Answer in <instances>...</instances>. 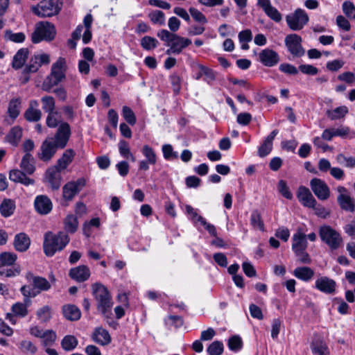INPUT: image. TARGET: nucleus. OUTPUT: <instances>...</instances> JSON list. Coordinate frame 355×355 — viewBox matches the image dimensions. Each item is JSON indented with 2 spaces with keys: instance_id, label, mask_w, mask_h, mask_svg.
<instances>
[{
  "instance_id": "obj_42",
  "label": "nucleus",
  "mask_w": 355,
  "mask_h": 355,
  "mask_svg": "<svg viewBox=\"0 0 355 355\" xmlns=\"http://www.w3.org/2000/svg\"><path fill=\"white\" fill-rule=\"evenodd\" d=\"M17 255L15 253L4 252L0 254V266H11L17 260Z\"/></svg>"
},
{
  "instance_id": "obj_49",
  "label": "nucleus",
  "mask_w": 355,
  "mask_h": 355,
  "mask_svg": "<svg viewBox=\"0 0 355 355\" xmlns=\"http://www.w3.org/2000/svg\"><path fill=\"white\" fill-rule=\"evenodd\" d=\"M4 37L6 40H10L15 43H21L26 39V35L24 33H13L10 30L5 31Z\"/></svg>"
},
{
  "instance_id": "obj_30",
  "label": "nucleus",
  "mask_w": 355,
  "mask_h": 355,
  "mask_svg": "<svg viewBox=\"0 0 355 355\" xmlns=\"http://www.w3.org/2000/svg\"><path fill=\"white\" fill-rule=\"evenodd\" d=\"M64 317L70 321L78 320L81 317L79 308L74 304H65L62 308Z\"/></svg>"
},
{
  "instance_id": "obj_17",
  "label": "nucleus",
  "mask_w": 355,
  "mask_h": 355,
  "mask_svg": "<svg viewBox=\"0 0 355 355\" xmlns=\"http://www.w3.org/2000/svg\"><path fill=\"white\" fill-rule=\"evenodd\" d=\"M21 109V100L20 98H12L8 105V116L4 119V123L11 125L19 116Z\"/></svg>"
},
{
  "instance_id": "obj_47",
  "label": "nucleus",
  "mask_w": 355,
  "mask_h": 355,
  "mask_svg": "<svg viewBox=\"0 0 355 355\" xmlns=\"http://www.w3.org/2000/svg\"><path fill=\"white\" fill-rule=\"evenodd\" d=\"M140 44L144 49L150 51L156 48L159 44V42L155 37L144 36L141 39Z\"/></svg>"
},
{
  "instance_id": "obj_11",
  "label": "nucleus",
  "mask_w": 355,
  "mask_h": 355,
  "mask_svg": "<svg viewBox=\"0 0 355 355\" xmlns=\"http://www.w3.org/2000/svg\"><path fill=\"white\" fill-rule=\"evenodd\" d=\"M302 37L297 34H290L285 37V45L288 51L294 56L300 58L305 53L302 46Z\"/></svg>"
},
{
  "instance_id": "obj_15",
  "label": "nucleus",
  "mask_w": 355,
  "mask_h": 355,
  "mask_svg": "<svg viewBox=\"0 0 355 355\" xmlns=\"http://www.w3.org/2000/svg\"><path fill=\"white\" fill-rule=\"evenodd\" d=\"M310 187L314 194L320 200H326L330 196V190L324 181L319 178H313Z\"/></svg>"
},
{
  "instance_id": "obj_63",
  "label": "nucleus",
  "mask_w": 355,
  "mask_h": 355,
  "mask_svg": "<svg viewBox=\"0 0 355 355\" xmlns=\"http://www.w3.org/2000/svg\"><path fill=\"white\" fill-rule=\"evenodd\" d=\"M41 338H43L45 346L50 345L55 342L56 334L53 330H46L44 331Z\"/></svg>"
},
{
  "instance_id": "obj_3",
  "label": "nucleus",
  "mask_w": 355,
  "mask_h": 355,
  "mask_svg": "<svg viewBox=\"0 0 355 355\" xmlns=\"http://www.w3.org/2000/svg\"><path fill=\"white\" fill-rule=\"evenodd\" d=\"M157 36L166 42L170 48L166 50V54H180L182 51L191 44V40L182 37L166 29H162L157 33Z\"/></svg>"
},
{
  "instance_id": "obj_9",
  "label": "nucleus",
  "mask_w": 355,
  "mask_h": 355,
  "mask_svg": "<svg viewBox=\"0 0 355 355\" xmlns=\"http://www.w3.org/2000/svg\"><path fill=\"white\" fill-rule=\"evenodd\" d=\"M286 21L290 29L297 31L308 24L309 17L305 10L297 8L293 12L286 15Z\"/></svg>"
},
{
  "instance_id": "obj_57",
  "label": "nucleus",
  "mask_w": 355,
  "mask_h": 355,
  "mask_svg": "<svg viewBox=\"0 0 355 355\" xmlns=\"http://www.w3.org/2000/svg\"><path fill=\"white\" fill-rule=\"evenodd\" d=\"M207 351L209 355H220L223 352V344L220 341H214Z\"/></svg>"
},
{
  "instance_id": "obj_53",
  "label": "nucleus",
  "mask_w": 355,
  "mask_h": 355,
  "mask_svg": "<svg viewBox=\"0 0 355 355\" xmlns=\"http://www.w3.org/2000/svg\"><path fill=\"white\" fill-rule=\"evenodd\" d=\"M148 17L150 21L155 24L164 25L165 24V15L161 10H154L148 14Z\"/></svg>"
},
{
  "instance_id": "obj_61",
  "label": "nucleus",
  "mask_w": 355,
  "mask_h": 355,
  "mask_svg": "<svg viewBox=\"0 0 355 355\" xmlns=\"http://www.w3.org/2000/svg\"><path fill=\"white\" fill-rule=\"evenodd\" d=\"M299 70L305 75L315 76L318 74L319 69L311 64H303L299 66Z\"/></svg>"
},
{
  "instance_id": "obj_20",
  "label": "nucleus",
  "mask_w": 355,
  "mask_h": 355,
  "mask_svg": "<svg viewBox=\"0 0 355 355\" xmlns=\"http://www.w3.org/2000/svg\"><path fill=\"white\" fill-rule=\"evenodd\" d=\"M34 207L38 214L41 215H46L51 211L53 204L48 196L40 195L35 199Z\"/></svg>"
},
{
  "instance_id": "obj_10",
  "label": "nucleus",
  "mask_w": 355,
  "mask_h": 355,
  "mask_svg": "<svg viewBox=\"0 0 355 355\" xmlns=\"http://www.w3.org/2000/svg\"><path fill=\"white\" fill-rule=\"evenodd\" d=\"M319 234L321 240L332 250L338 249L343 241L340 234L330 226L321 227Z\"/></svg>"
},
{
  "instance_id": "obj_54",
  "label": "nucleus",
  "mask_w": 355,
  "mask_h": 355,
  "mask_svg": "<svg viewBox=\"0 0 355 355\" xmlns=\"http://www.w3.org/2000/svg\"><path fill=\"white\" fill-rule=\"evenodd\" d=\"M122 115L128 123L134 125L137 119L134 112L128 106H123L122 109Z\"/></svg>"
},
{
  "instance_id": "obj_27",
  "label": "nucleus",
  "mask_w": 355,
  "mask_h": 355,
  "mask_svg": "<svg viewBox=\"0 0 355 355\" xmlns=\"http://www.w3.org/2000/svg\"><path fill=\"white\" fill-rule=\"evenodd\" d=\"M278 132V130H274L264 139L263 144L259 146L258 149V155L259 157H266L271 152L272 149V141Z\"/></svg>"
},
{
  "instance_id": "obj_62",
  "label": "nucleus",
  "mask_w": 355,
  "mask_h": 355,
  "mask_svg": "<svg viewBox=\"0 0 355 355\" xmlns=\"http://www.w3.org/2000/svg\"><path fill=\"white\" fill-rule=\"evenodd\" d=\"M278 189L279 193L286 199L291 200L293 198V194L291 193L288 187L286 184V182L284 180H279L278 182Z\"/></svg>"
},
{
  "instance_id": "obj_32",
  "label": "nucleus",
  "mask_w": 355,
  "mask_h": 355,
  "mask_svg": "<svg viewBox=\"0 0 355 355\" xmlns=\"http://www.w3.org/2000/svg\"><path fill=\"white\" fill-rule=\"evenodd\" d=\"M28 55V49L26 48L20 49L15 55L12 65L15 69H19L23 67Z\"/></svg>"
},
{
  "instance_id": "obj_24",
  "label": "nucleus",
  "mask_w": 355,
  "mask_h": 355,
  "mask_svg": "<svg viewBox=\"0 0 355 355\" xmlns=\"http://www.w3.org/2000/svg\"><path fill=\"white\" fill-rule=\"evenodd\" d=\"M69 275L78 282H84L89 278L90 270L87 266H78L70 269Z\"/></svg>"
},
{
  "instance_id": "obj_8",
  "label": "nucleus",
  "mask_w": 355,
  "mask_h": 355,
  "mask_svg": "<svg viewBox=\"0 0 355 355\" xmlns=\"http://www.w3.org/2000/svg\"><path fill=\"white\" fill-rule=\"evenodd\" d=\"M56 35L55 26L49 21H40L36 24L35 30L31 34V41L34 44L44 40L51 42Z\"/></svg>"
},
{
  "instance_id": "obj_2",
  "label": "nucleus",
  "mask_w": 355,
  "mask_h": 355,
  "mask_svg": "<svg viewBox=\"0 0 355 355\" xmlns=\"http://www.w3.org/2000/svg\"><path fill=\"white\" fill-rule=\"evenodd\" d=\"M25 277L29 285H24L20 288V292L24 297L26 304H31V298L35 297L43 291H49L51 285L44 277L35 275L31 272L26 273Z\"/></svg>"
},
{
  "instance_id": "obj_59",
  "label": "nucleus",
  "mask_w": 355,
  "mask_h": 355,
  "mask_svg": "<svg viewBox=\"0 0 355 355\" xmlns=\"http://www.w3.org/2000/svg\"><path fill=\"white\" fill-rule=\"evenodd\" d=\"M345 64L343 60L336 59L331 61H328L326 64L327 70L331 72H336L339 71Z\"/></svg>"
},
{
  "instance_id": "obj_52",
  "label": "nucleus",
  "mask_w": 355,
  "mask_h": 355,
  "mask_svg": "<svg viewBox=\"0 0 355 355\" xmlns=\"http://www.w3.org/2000/svg\"><path fill=\"white\" fill-rule=\"evenodd\" d=\"M21 268L19 266H14L9 268L0 266V276L5 277H13L19 275Z\"/></svg>"
},
{
  "instance_id": "obj_34",
  "label": "nucleus",
  "mask_w": 355,
  "mask_h": 355,
  "mask_svg": "<svg viewBox=\"0 0 355 355\" xmlns=\"http://www.w3.org/2000/svg\"><path fill=\"white\" fill-rule=\"evenodd\" d=\"M337 200L342 209L350 212L354 211L355 204L353 198L349 195H338Z\"/></svg>"
},
{
  "instance_id": "obj_26",
  "label": "nucleus",
  "mask_w": 355,
  "mask_h": 355,
  "mask_svg": "<svg viewBox=\"0 0 355 355\" xmlns=\"http://www.w3.org/2000/svg\"><path fill=\"white\" fill-rule=\"evenodd\" d=\"M13 245L17 251L21 252H26L31 245V239L24 232L17 234L14 238Z\"/></svg>"
},
{
  "instance_id": "obj_25",
  "label": "nucleus",
  "mask_w": 355,
  "mask_h": 355,
  "mask_svg": "<svg viewBox=\"0 0 355 355\" xmlns=\"http://www.w3.org/2000/svg\"><path fill=\"white\" fill-rule=\"evenodd\" d=\"M60 171L61 169L54 166L48 168L46 172V178L51 188L54 190L58 189L61 185L62 176Z\"/></svg>"
},
{
  "instance_id": "obj_12",
  "label": "nucleus",
  "mask_w": 355,
  "mask_h": 355,
  "mask_svg": "<svg viewBox=\"0 0 355 355\" xmlns=\"http://www.w3.org/2000/svg\"><path fill=\"white\" fill-rule=\"evenodd\" d=\"M60 146L53 138L46 139L40 146V152L37 153V157L45 162L51 159Z\"/></svg>"
},
{
  "instance_id": "obj_22",
  "label": "nucleus",
  "mask_w": 355,
  "mask_h": 355,
  "mask_svg": "<svg viewBox=\"0 0 355 355\" xmlns=\"http://www.w3.org/2000/svg\"><path fill=\"white\" fill-rule=\"evenodd\" d=\"M259 61L266 67H273L279 62L278 53L270 49L262 50L259 54Z\"/></svg>"
},
{
  "instance_id": "obj_1",
  "label": "nucleus",
  "mask_w": 355,
  "mask_h": 355,
  "mask_svg": "<svg viewBox=\"0 0 355 355\" xmlns=\"http://www.w3.org/2000/svg\"><path fill=\"white\" fill-rule=\"evenodd\" d=\"M19 169H12L10 171L9 179L17 183H21L25 186L33 185L35 180L28 178L35 171V160L31 153H26L19 164Z\"/></svg>"
},
{
  "instance_id": "obj_55",
  "label": "nucleus",
  "mask_w": 355,
  "mask_h": 355,
  "mask_svg": "<svg viewBox=\"0 0 355 355\" xmlns=\"http://www.w3.org/2000/svg\"><path fill=\"white\" fill-rule=\"evenodd\" d=\"M19 347L24 354H35L37 352L36 346L29 340H22Z\"/></svg>"
},
{
  "instance_id": "obj_5",
  "label": "nucleus",
  "mask_w": 355,
  "mask_h": 355,
  "mask_svg": "<svg viewBox=\"0 0 355 355\" xmlns=\"http://www.w3.org/2000/svg\"><path fill=\"white\" fill-rule=\"evenodd\" d=\"M92 294L96 302V308L105 317L111 313L113 302L110 292L105 286L99 283L92 284Z\"/></svg>"
},
{
  "instance_id": "obj_60",
  "label": "nucleus",
  "mask_w": 355,
  "mask_h": 355,
  "mask_svg": "<svg viewBox=\"0 0 355 355\" xmlns=\"http://www.w3.org/2000/svg\"><path fill=\"white\" fill-rule=\"evenodd\" d=\"M337 79L340 81L345 82L347 84L352 85L355 83V71H345L340 73L337 76Z\"/></svg>"
},
{
  "instance_id": "obj_36",
  "label": "nucleus",
  "mask_w": 355,
  "mask_h": 355,
  "mask_svg": "<svg viewBox=\"0 0 355 355\" xmlns=\"http://www.w3.org/2000/svg\"><path fill=\"white\" fill-rule=\"evenodd\" d=\"M78 227V218L73 214L67 215L64 220V228L65 231L70 234L76 232Z\"/></svg>"
},
{
  "instance_id": "obj_39",
  "label": "nucleus",
  "mask_w": 355,
  "mask_h": 355,
  "mask_svg": "<svg viewBox=\"0 0 355 355\" xmlns=\"http://www.w3.org/2000/svg\"><path fill=\"white\" fill-rule=\"evenodd\" d=\"M78 339L71 335L65 336L62 341L61 345L64 350L69 352L73 350L78 345Z\"/></svg>"
},
{
  "instance_id": "obj_51",
  "label": "nucleus",
  "mask_w": 355,
  "mask_h": 355,
  "mask_svg": "<svg viewBox=\"0 0 355 355\" xmlns=\"http://www.w3.org/2000/svg\"><path fill=\"white\" fill-rule=\"evenodd\" d=\"M46 124L50 128H55L59 126L60 123L58 116V112L57 111L55 110L53 112L47 113Z\"/></svg>"
},
{
  "instance_id": "obj_46",
  "label": "nucleus",
  "mask_w": 355,
  "mask_h": 355,
  "mask_svg": "<svg viewBox=\"0 0 355 355\" xmlns=\"http://www.w3.org/2000/svg\"><path fill=\"white\" fill-rule=\"evenodd\" d=\"M141 153L146 158L145 160L148 161L150 165H155L156 164L157 155L153 148L145 145L141 149Z\"/></svg>"
},
{
  "instance_id": "obj_14",
  "label": "nucleus",
  "mask_w": 355,
  "mask_h": 355,
  "mask_svg": "<svg viewBox=\"0 0 355 355\" xmlns=\"http://www.w3.org/2000/svg\"><path fill=\"white\" fill-rule=\"evenodd\" d=\"M86 181L84 178H79L76 181L67 183L62 188V195L65 200H71L85 186Z\"/></svg>"
},
{
  "instance_id": "obj_21",
  "label": "nucleus",
  "mask_w": 355,
  "mask_h": 355,
  "mask_svg": "<svg viewBox=\"0 0 355 355\" xmlns=\"http://www.w3.org/2000/svg\"><path fill=\"white\" fill-rule=\"evenodd\" d=\"M39 103L37 100H31L28 107L24 113V119L28 122H37L42 118V111L38 109Z\"/></svg>"
},
{
  "instance_id": "obj_33",
  "label": "nucleus",
  "mask_w": 355,
  "mask_h": 355,
  "mask_svg": "<svg viewBox=\"0 0 355 355\" xmlns=\"http://www.w3.org/2000/svg\"><path fill=\"white\" fill-rule=\"evenodd\" d=\"M22 137V129L19 126H15L11 128L6 137V140L12 145L17 146Z\"/></svg>"
},
{
  "instance_id": "obj_28",
  "label": "nucleus",
  "mask_w": 355,
  "mask_h": 355,
  "mask_svg": "<svg viewBox=\"0 0 355 355\" xmlns=\"http://www.w3.org/2000/svg\"><path fill=\"white\" fill-rule=\"evenodd\" d=\"M92 338L95 343L102 346L107 345L111 343L109 332L102 327L96 328Z\"/></svg>"
},
{
  "instance_id": "obj_18",
  "label": "nucleus",
  "mask_w": 355,
  "mask_h": 355,
  "mask_svg": "<svg viewBox=\"0 0 355 355\" xmlns=\"http://www.w3.org/2000/svg\"><path fill=\"white\" fill-rule=\"evenodd\" d=\"M257 6L263 10L265 14L272 21L279 23L282 19V14L272 6L270 0H257Z\"/></svg>"
},
{
  "instance_id": "obj_7",
  "label": "nucleus",
  "mask_w": 355,
  "mask_h": 355,
  "mask_svg": "<svg viewBox=\"0 0 355 355\" xmlns=\"http://www.w3.org/2000/svg\"><path fill=\"white\" fill-rule=\"evenodd\" d=\"M62 7V0H42L31 7L32 12L40 17H51L58 15Z\"/></svg>"
},
{
  "instance_id": "obj_45",
  "label": "nucleus",
  "mask_w": 355,
  "mask_h": 355,
  "mask_svg": "<svg viewBox=\"0 0 355 355\" xmlns=\"http://www.w3.org/2000/svg\"><path fill=\"white\" fill-rule=\"evenodd\" d=\"M29 304H26L24 301V303L17 302L12 304L11 310L15 315L24 318L28 314L27 306Z\"/></svg>"
},
{
  "instance_id": "obj_38",
  "label": "nucleus",
  "mask_w": 355,
  "mask_h": 355,
  "mask_svg": "<svg viewBox=\"0 0 355 355\" xmlns=\"http://www.w3.org/2000/svg\"><path fill=\"white\" fill-rule=\"evenodd\" d=\"M312 352L314 355H324L329 354V349L325 343L320 339H315L311 345Z\"/></svg>"
},
{
  "instance_id": "obj_44",
  "label": "nucleus",
  "mask_w": 355,
  "mask_h": 355,
  "mask_svg": "<svg viewBox=\"0 0 355 355\" xmlns=\"http://www.w3.org/2000/svg\"><path fill=\"white\" fill-rule=\"evenodd\" d=\"M348 113V108L346 106H340L333 110L327 111V116L331 120H336L344 117Z\"/></svg>"
},
{
  "instance_id": "obj_29",
  "label": "nucleus",
  "mask_w": 355,
  "mask_h": 355,
  "mask_svg": "<svg viewBox=\"0 0 355 355\" xmlns=\"http://www.w3.org/2000/svg\"><path fill=\"white\" fill-rule=\"evenodd\" d=\"M292 249L295 252H300L302 250H306L307 248L306 236L302 232H297L293 234Z\"/></svg>"
},
{
  "instance_id": "obj_64",
  "label": "nucleus",
  "mask_w": 355,
  "mask_h": 355,
  "mask_svg": "<svg viewBox=\"0 0 355 355\" xmlns=\"http://www.w3.org/2000/svg\"><path fill=\"white\" fill-rule=\"evenodd\" d=\"M163 156L164 159L168 160L173 158H177L178 154L176 152H174L173 150V147L170 144H164L162 148Z\"/></svg>"
},
{
  "instance_id": "obj_35",
  "label": "nucleus",
  "mask_w": 355,
  "mask_h": 355,
  "mask_svg": "<svg viewBox=\"0 0 355 355\" xmlns=\"http://www.w3.org/2000/svg\"><path fill=\"white\" fill-rule=\"evenodd\" d=\"M75 153L73 150L68 149L62 155L58 162L55 167L64 170L72 162Z\"/></svg>"
},
{
  "instance_id": "obj_43",
  "label": "nucleus",
  "mask_w": 355,
  "mask_h": 355,
  "mask_svg": "<svg viewBox=\"0 0 355 355\" xmlns=\"http://www.w3.org/2000/svg\"><path fill=\"white\" fill-rule=\"evenodd\" d=\"M37 319L42 323H46L51 318V309L46 305L39 309L36 312Z\"/></svg>"
},
{
  "instance_id": "obj_41",
  "label": "nucleus",
  "mask_w": 355,
  "mask_h": 355,
  "mask_svg": "<svg viewBox=\"0 0 355 355\" xmlns=\"http://www.w3.org/2000/svg\"><path fill=\"white\" fill-rule=\"evenodd\" d=\"M42 108L45 113H49L55 110V101L51 96H44L41 98Z\"/></svg>"
},
{
  "instance_id": "obj_50",
  "label": "nucleus",
  "mask_w": 355,
  "mask_h": 355,
  "mask_svg": "<svg viewBox=\"0 0 355 355\" xmlns=\"http://www.w3.org/2000/svg\"><path fill=\"white\" fill-rule=\"evenodd\" d=\"M199 69H201V73L205 76L204 80L209 84H211L216 78V72L204 65L200 64Z\"/></svg>"
},
{
  "instance_id": "obj_56",
  "label": "nucleus",
  "mask_w": 355,
  "mask_h": 355,
  "mask_svg": "<svg viewBox=\"0 0 355 355\" xmlns=\"http://www.w3.org/2000/svg\"><path fill=\"white\" fill-rule=\"evenodd\" d=\"M343 13L349 19H355V6L349 1H345L342 5Z\"/></svg>"
},
{
  "instance_id": "obj_16",
  "label": "nucleus",
  "mask_w": 355,
  "mask_h": 355,
  "mask_svg": "<svg viewBox=\"0 0 355 355\" xmlns=\"http://www.w3.org/2000/svg\"><path fill=\"white\" fill-rule=\"evenodd\" d=\"M71 131L69 124L67 122H61L55 132L53 140L60 146V148H64L71 137Z\"/></svg>"
},
{
  "instance_id": "obj_13",
  "label": "nucleus",
  "mask_w": 355,
  "mask_h": 355,
  "mask_svg": "<svg viewBox=\"0 0 355 355\" xmlns=\"http://www.w3.org/2000/svg\"><path fill=\"white\" fill-rule=\"evenodd\" d=\"M49 62L50 57L47 53H35L30 58L28 63L24 69V72L26 73H35L42 64H48Z\"/></svg>"
},
{
  "instance_id": "obj_4",
  "label": "nucleus",
  "mask_w": 355,
  "mask_h": 355,
  "mask_svg": "<svg viewBox=\"0 0 355 355\" xmlns=\"http://www.w3.org/2000/svg\"><path fill=\"white\" fill-rule=\"evenodd\" d=\"M69 241V236L63 232H59L56 234L47 232L44 237V252L47 257H52L56 252L62 250Z\"/></svg>"
},
{
  "instance_id": "obj_19",
  "label": "nucleus",
  "mask_w": 355,
  "mask_h": 355,
  "mask_svg": "<svg viewBox=\"0 0 355 355\" xmlns=\"http://www.w3.org/2000/svg\"><path fill=\"white\" fill-rule=\"evenodd\" d=\"M336 282L326 276L318 277L315 282V288L326 294H333L336 291Z\"/></svg>"
},
{
  "instance_id": "obj_37",
  "label": "nucleus",
  "mask_w": 355,
  "mask_h": 355,
  "mask_svg": "<svg viewBox=\"0 0 355 355\" xmlns=\"http://www.w3.org/2000/svg\"><path fill=\"white\" fill-rule=\"evenodd\" d=\"M15 209V204L12 200L5 199L0 205V213L5 217H9L13 214Z\"/></svg>"
},
{
  "instance_id": "obj_23",
  "label": "nucleus",
  "mask_w": 355,
  "mask_h": 355,
  "mask_svg": "<svg viewBox=\"0 0 355 355\" xmlns=\"http://www.w3.org/2000/svg\"><path fill=\"white\" fill-rule=\"evenodd\" d=\"M297 197L298 200L307 207H315L317 205V201L313 196L309 189L305 187H300L298 189Z\"/></svg>"
},
{
  "instance_id": "obj_48",
  "label": "nucleus",
  "mask_w": 355,
  "mask_h": 355,
  "mask_svg": "<svg viewBox=\"0 0 355 355\" xmlns=\"http://www.w3.org/2000/svg\"><path fill=\"white\" fill-rule=\"evenodd\" d=\"M119 150L121 155L125 159H130L132 162L135 161V156L131 153L128 143L124 140H121L119 143Z\"/></svg>"
},
{
  "instance_id": "obj_6",
  "label": "nucleus",
  "mask_w": 355,
  "mask_h": 355,
  "mask_svg": "<svg viewBox=\"0 0 355 355\" xmlns=\"http://www.w3.org/2000/svg\"><path fill=\"white\" fill-rule=\"evenodd\" d=\"M66 70V60L64 58L60 57L57 61L52 64L51 73L43 83V89L46 92H50L54 86L58 85L65 79Z\"/></svg>"
},
{
  "instance_id": "obj_31",
  "label": "nucleus",
  "mask_w": 355,
  "mask_h": 355,
  "mask_svg": "<svg viewBox=\"0 0 355 355\" xmlns=\"http://www.w3.org/2000/svg\"><path fill=\"white\" fill-rule=\"evenodd\" d=\"M293 275L302 281L309 282L314 276V271L309 267H297L293 270Z\"/></svg>"
},
{
  "instance_id": "obj_58",
  "label": "nucleus",
  "mask_w": 355,
  "mask_h": 355,
  "mask_svg": "<svg viewBox=\"0 0 355 355\" xmlns=\"http://www.w3.org/2000/svg\"><path fill=\"white\" fill-rule=\"evenodd\" d=\"M243 342L239 336H233L228 340V347L232 351H239L241 349Z\"/></svg>"
},
{
  "instance_id": "obj_40",
  "label": "nucleus",
  "mask_w": 355,
  "mask_h": 355,
  "mask_svg": "<svg viewBox=\"0 0 355 355\" xmlns=\"http://www.w3.org/2000/svg\"><path fill=\"white\" fill-rule=\"evenodd\" d=\"M250 224L254 229L264 231L265 227L261 214L258 210H254L250 215Z\"/></svg>"
}]
</instances>
